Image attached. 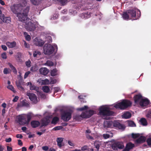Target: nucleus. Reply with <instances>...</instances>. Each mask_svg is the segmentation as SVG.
<instances>
[{
  "mask_svg": "<svg viewBox=\"0 0 151 151\" xmlns=\"http://www.w3.org/2000/svg\"><path fill=\"white\" fill-rule=\"evenodd\" d=\"M132 102L130 101L124 99L121 102L118 103L114 105V107L116 109H119L121 110L125 109L131 106Z\"/></svg>",
  "mask_w": 151,
  "mask_h": 151,
  "instance_id": "f257e3e1",
  "label": "nucleus"
},
{
  "mask_svg": "<svg viewBox=\"0 0 151 151\" xmlns=\"http://www.w3.org/2000/svg\"><path fill=\"white\" fill-rule=\"evenodd\" d=\"M29 11V9L26 7L24 9L22 13H17V16L18 17L19 20L24 23L29 20L30 19L27 17Z\"/></svg>",
  "mask_w": 151,
  "mask_h": 151,
  "instance_id": "f03ea898",
  "label": "nucleus"
},
{
  "mask_svg": "<svg viewBox=\"0 0 151 151\" xmlns=\"http://www.w3.org/2000/svg\"><path fill=\"white\" fill-rule=\"evenodd\" d=\"M99 113L101 115L107 116L113 115L114 112L110 111L109 108L107 107L102 106L99 109Z\"/></svg>",
  "mask_w": 151,
  "mask_h": 151,
  "instance_id": "7ed1b4c3",
  "label": "nucleus"
},
{
  "mask_svg": "<svg viewBox=\"0 0 151 151\" xmlns=\"http://www.w3.org/2000/svg\"><path fill=\"white\" fill-rule=\"evenodd\" d=\"M32 116L31 114H29L27 115L26 117L24 116H21L18 118V122L20 124L24 125L28 124L30 121Z\"/></svg>",
  "mask_w": 151,
  "mask_h": 151,
  "instance_id": "20e7f679",
  "label": "nucleus"
},
{
  "mask_svg": "<svg viewBox=\"0 0 151 151\" xmlns=\"http://www.w3.org/2000/svg\"><path fill=\"white\" fill-rule=\"evenodd\" d=\"M43 50L45 54L50 55L53 53L54 48L50 44H45L44 46Z\"/></svg>",
  "mask_w": 151,
  "mask_h": 151,
  "instance_id": "39448f33",
  "label": "nucleus"
},
{
  "mask_svg": "<svg viewBox=\"0 0 151 151\" xmlns=\"http://www.w3.org/2000/svg\"><path fill=\"white\" fill-rule=\"evenodd\" d=\"M61 119L65 122H68L71 118L72 113L66 111H63L61 113Z\"/></svg>",
  "mask_w": 151,
  "mask_h": 151,
  "instance_id": "423d86ee",
  "label": "nucleus"
},
{
  "mask_svg": "<svg viewBox=\"0 0 151 151\" xmlns=\"http://www.w3.org/2000/svg\"><path fill=\"white\" fill-rule=\"evenodd\" d=\"M31 20L29 19V20L27 21L25 23V27L27 30L29 31H34L36 28L35 24L30 21Z\"/></svg>",
  "mask_w": 151,
  "mask_h": 151,
  "instance_id": "0eeeda50",
  "label": "nucleus"
},
{
  "mask_svg": "<svg viewBox=\"0 0 151 151\" xmlns=\"http://www.w3.org/2000/svg\"><path fill=\"white\" fill-rule=\"evenodd\" d=\"M111 147L114 150H116L123 149L124 146L122 142H115L112 144Z\"/></svg>",
  "mask_w": 151,
  "mask_h": 151,
  "instance_id": "6e6552de",
  "label": "nucleus"
},
{
  "mask_svg": "<svg viewBox=\"0 0 151 151\" xmlns=\"http://www.w3.org/2000/svg\"><path fill=\"white\" fill-rule=\"evenodd\" d=\"M117 129H121L124 130L125 128V126L123 124L120 123L117 121H114L113 122V128Z\"/></svg>",
  "mask_w": 151,
  "mask_h": 151,
  "instance_id": "1a4fd4ad",
  "label": "nucleus"
},
{
  "mask_svg": "<svg viewBox=\"0 0 151 151\" xmlns=\"http://www.w3.org/2000/svg\"><path fill=\"white\" fill-rule=\"evenodd\" d=\"M27 95L29 97V99L33 103H37V99L35 94L32 93H27Z\"/></svg>",
  "mask_w": 151,
  "mask_h": 151,
  "instance_id": "9d476101",
  "label": "nucleus"
},
{
  "mask_svg": "<svg viewBox=\"0 0 151 151\" xmlns=\"http://www.w3.org/2000/svg\"><path fill=\"white\" fill-rule=\"evenodd\" d=\"M0 19L5 23H10L11 22V18L10 17H5L4 14L0 15Z\"/></svg>",
  "mask_w": 151,
  "mask_h": 151,
  "instance_id": "9b49d317",
  "label": "nucleus"
},
{
  "mask_svg": "<svg viewBox=\"0 0 151 151\" xmlns=\"http://www.w3.org/2000/svg\"><path fill=\"white\" fill-rule=\"evenodd\" d=\"M22 7H19V5L18 4H14L11 7V9L14 13L15 14H17L19 13L18 12V10L19 9L20 10Z\"/></svg>",
  "mask_w": 151,
  "mask_h": 151,
  "instance_id": "f8f14e48",
  "label": "nucleus"
},
{
  "mask_svg": "<svg viewBox=\"0 0 151 151\" xmlns=\"http://www.w3.org/2000/svg\"><path fill=\"white\" fill-rule=\"evenodd\" d=\"M142 96L140 94L135 95L134 97V103L136 104L139 103L142 99Z\"/></svg>",
  "mask_w": 151,
  "mask_h": 151,
  "instance_id": "ddd939ff",
  "label": "nucleus"
},
{
  "mask_svg": "<svg viewBox=\"0 0 151 151\" xmlns=\"http://www.w3.org/2000/svg\"><path fill=\"white\" fill-rule=\"evenodd\" d=\"M150 101L148 99H142L140 101L139 103V105L142 107H147L149 104Z\"/></svg>",
  "mask_w": 151,
  "mask_h": 151,
  "instance_id": "4468645a",
  "label": "nucleus"
},
{
  "mask_svg": "<svg viewBox=\"0 0 151 151\" xmlns=\"http://www.w3.org/2000/svg\"><path fill=\"white\" fill-rule=\"evenodd\" d=\"M103 125L104 128H113V122L109 121H105Z\"/></svg>",
  "mask_w": 151,
  "mask_h": 151,
  "instance_id": "2eb2a0df",
  "label": "nucleus"
},
{
  "mask_svg": "<svg viewBox=\"0 0 151 151\" xmlns=\"http://www.w3.org/2000/svg\"><path fill=\"white\" fill-rule=\"evenodd\" d=\"M50 122V120L47 118H44L41 120V124L40 127L47 126Z\"/></svg>",
  "mask_w": 151,
  "mask_h": 151,
  "instance_id": "dca6fc26",
  "label": "nucleus"
},
{
  "mask_svg": "<svg viewBox=\"0 0 151 151\" xmlns=\"http://www.w3.org/2000/svg\"><path fill=\"white\" fill-rule=\"evenodd\" d=\"M91 13L90 12H87L81 14L79 16L82 19H87L90 17Z\"/></svg>",
  "mask_w": 151,
  "mask_h": 151,
  "instance_id": "f3484780",
  "label": "nucleus"
},
{
  "mask_svg": "<svg viewBox=\"0 0 151 151\" xmlns=\"http://www.w3.org/2000/svg\"><path fill=\"white\" fill-rule=\"evenodd\" d=\"M134 146V144L131 142H129L127 144L125 148L123 150V151H129Z\"/></svg>",
  "mask_w": 151,
  "mask_h": 151,
  "instance_id": "a211bd4d",
  "label": "nucleus"
},
{
  "mask_svg": "<svg viewBox=\"0 0 151 151\" xmlns=\"http://www.w3.org/2000/svg\"><path fill=\"white\" fill-rule=\"evenodd\" d=\"M146 138L143 136H141L137 139L135 141V143L137 144H141L145 142Z\"/></svg>",
  "mask_w": 151,
  "mask_h": 151,
  "instance_id": "6ab92c4d",
  "label": "nucleus"
},
{
  "mask_svg": "<svg viewBox=\"0 0 151 151\" xmlns=\"http://www.w3.org/2000/svg\"><path fill=\"white\" fill-rule=\"evenodd\" d=\"M136 9H132L131 10H129L127 11V12L129 16H131L132 18L136 17Z\"/></svg>",
  "mask_w": 151,
  "mask_h": 151,
  "instance_id": "aec40b11",
  "label": "nucleus"
},
{
  "mask_svg": "<svg viewBox=\"0 0 151 151\" xmlns=\"http://www.w3.org/2000/svg\"><path fill=\"white\" fill-rule=\"evenodd\" d=\"M31 127L33 128H36L38 127L40 124V122L37 120H32L30 123Z\"/></svg>",
  "mask_w": 151,
  "mask_h": 151,
  "instance_id": "412c9836",
  "label": "nucleus"
},
{
  "mask_svg": "<svg viewBox=\"0 0 151 151\" xmlns=\"http://www.w3.org/2000/svg\"><path fill=\"white\" fill-rule=\"evenodd\" d=\"M40 73L44 75H47L49 72V70L46 68H42L39 70Z\"/></svg>",
  "mask_w": 151,
  "mask_h": 151,
  "instance_id": "4be33fe9",
  "label": "nucleus"
},
{
  "mask_svg": "<svg viewBox=\"0 0 151 151\" xmlns=\"http://www.w3.org/2000/svg\"><path fill=\"white\" fill-rule=\"evenodd\" d=\"M6 44L9 48H12L16 47L17 44L15 41L12 42H7L6 43Z\"/></svg>",
  "mask_w": 151,
  "mask_h": 151,
  "instance_id": "5701e85b",
  "label": "nucleus"
},
{
  "mask_svg": "<svg viewBox=\"0 0 151 151\" xmlns=\"http://www.w3.org/2000/svg\"><path fill=\"white\" fill-rule=\"evenodd\" d=\"M64 138L62 137H58L56 139L57 145L59 148H61L62 145V143L63 141Z\"/></svg>",
  "mask_w": 151,
  "mask_h": 151,
  "instance_id": "b1692460",
  "label": "nucleus"
},
{
  "mask_svg": "<svg viewBox=\"0 0 151 151\" xmlns=\"http://www.w3.org/2000/svg\"><path fill=\"white\" fill-rule=\"evenodd\" d=\"M132 116L131 113L127 111L125 112L122 116L123 118L128 119L130 118Z\"/></svg>",
  "mask_w": 151,
  "mask_h": 151,
  "instance_id": "393cba45",
  "label": "nucleus"
},
{
  "mask_svg": "<svg viewBox=\"0 0 151 151\" xmlns=\"http://www.w3.org/2000/svg\"><path fill=\"white\" fill-rule=\"evenodd\" d=\"M139 122L143 126H147V121L145 118H141L139 120Z\"/></svg>",
  "mask_w": 151,
  "mask_h": 151,
  "instance_id": "a878e982",
  "label": "nucleus"
},
{
  "mask_svg": "<svg viewBox=\"0 0 151 151\" xmlns=\"http://www.w3.org/2000/svg\"><path fill=\"white\" fill-rule=\"evenodd\" d=\"M94 146L96 148V150H94V151H99V150L100 147V145L99 144H98L96 142H95L94 143ZM91 151H94L93 149L91 148L90 149Z\"/></svg>",
  "mask_w": 151,
  "mask_h": 151,
  "instance_id": "bb28decb",
  "label": "nucleus"
},
{
  "mask_svg": "<svg viewBox=\"0 0 151 151\" xmlns=\"http://www.w3.org/2000/svg\"><path fill=\"white\" fill-rule=\"evenodd\" d=\"M122 17L123 19L126 20H128L129 18V15L127 12H124L122 14Z\"/></svg>",
  "mask_w": 151,
  "mask_h": 151,
  "instance_id": "cd10ccee",
  "label": "nucleus"
},
{
  "mask_svg": "<svg viewBox=\"0 0 151 151\" xmlns=\"http://www.w3.org/2000/svg\"><path fill=\"white\" fill-rule=\"evenodd\" d=\"M29 87L30 90H35L37 92L39 91V88L38 87L32 85H32L29 86Z\"/></svg>",
  "mask_w": 151,
  "mask_h": 151,
  "instance_id": "c85d7f7f",
  "label": "nucleus"
},
{
  "mask_svg": "<svg viewBox=\"0 0 151 151\" xmlns=\"http://www.w3.org/2000/svg\"><path fill=\"white\" fill-rule=\"evenodd\" d=\"M8 64L14 73H17V70L10 63H8Z\"/></svg>",
  "mask_w": 151,
  "mask_h": 151,
  "instance_id": "c756f323",
  "label": "nucleus"
},
{
  "mask_svg": "<svg viewBox=\"0 0 151 151\" xmlns=\"http://www.w3.org/2000/svg\"><path fill=\"white\" fill-rule=\"evenodd\" d=\"M42 89L44 92L46 93H48L50 90L49 87L46 86H43Z\"/></svg>",
  "mask_w": 151,
  "mask_h": 151,
  "instance_id": "7c9ffc66",
  "label": "nucleus"
},
{
  "mask_svg": "<svg viewBox=\"0 0 151 151\" xmlns=\"http://www.w3.org/2000/svg\"><path fill=\"white\" fill-rule=\"evenodd\" d=\"M94 111L93 110H90L88 111H86V113H88V118L91 117L94 114Z\"/></svg>",
  "mask_w": 151,
  "mask_h": 151,
  "instance_id": "2f4dec72",
  "label": "nucleus"
},
{
  "mask_svg": "<svg viewBox=\"0 0 151 151\" xmlns=\"http://www.w3.org/2000/svg\"><path fill=\"white\" fill-rule=\"evenodd\" d=\"M59 120V118L57 116L54 117L52 119L51 121V123L52 124H56L57 122Z\"/></svg>",
  "mask_w": 151,
  "mask_h": 151,
  "instance_id": "473e14b6",
  "label": "nucleus"
},
{
  "mask_svg": "<svg viewBox=\"0 0 151 151\" xmlns=\"http://www.w3.org/2000/svg\"><path fill=\"white\" fill-rule=\"evenodd\" d=\"M57 70L56 69H54L51 70V75L52 76H54L57 75Z\"/></svg>",
  "mask_w": 151,
  "mask_h": 151,
  "instance_id": "72a5a7b5",
  "label": "nucleus"
},
{
  "mask_svg": "<svg viewBox=\"0 0 151 151\" xmlns=\"http://www.w3.org/2000/svg\"><path fill=\"white\" fill-rule=\"evenodd\" d=\"M31 2L35 5L39 4L41 0H30Z\"/></svg>",
  "mask_w": 151,
  "mask_h": 151,
  "instance_id": "f704fd0d",
  "label": "nucleus"
},
{
  "mask_svg": "<svg viewBox=\"0 0 151 151\" xmlns=\"http://www.w3.org/2000/svg\"><path fill=\"white\" fill-rule=\"evenodd\" d=\"M16 85L18 88L20 90H24V88L22 86L19 82H16Z\"/></svg>",
  "mask_w": 151,
  "mask_h": 151,
  "instance_id": "c9c22d12",
  "label": "nucleus"
},
{
  "mask_svg": "<svg viewBox=\"0 0 151 151\" xmlns=\"http://www.w3.org/2000/svg\"><path fill=\"white\" fill-rule=\"evenodd\" d=\"M11 71L9 69L7 68H5L4 69L3 73L5 74H7L11 73Z\"/></svg>",
  "mask_w": 151,
  "mask_h": 151,
  "instance_id": "e433bc0d",
  "label": "nucleus"
},
{
  "mask_svg": "<svg viewBox=\"0 0 151 151\" xmlns=\"http://www.w3.org/2000/svg\"><path fill=\"white\" fill-rule=\"evenodd\" d=\"M41 55V52L38 51H35L33 52V56L34 57H37V55Z\"/></svg>",
  "mask_w": 151,
  "mask_h": 151,
  "instance_id": "4c0bfd02",
  "label": "nucleus"
},
{
  "mask_svg": "<svg viewBox=\"0 0 151 151\" xmlns=\"http://www.w3.org/2000/svg\"><path fill=\"white\" fill-rule=\"evenodd\" d=\"M128 125L129 126L131 127H135L136 126L134 122L132 121L129 122Z\"/></svg>",
  "mask_w": 151,
  "mask_h": 151,
  "instance_id": "58836bf2",
  "label": "nucleus"
},
{
  "mask_svg": "<svg viewBox=\"0 0 151 151\" xmlns=\"http://www.w3.org/2000/svg\"><path fill=\"white\" fill-rule=\"evenodd\" d=\"M87 113L85 112L82 113L80 115V117L82 118H88V115H87Z\"/></svg>",
  "mask_w": 151,
  "mask_h": 151,
  "instance_id": "ea45409f",
  "label": "nucleus"
},
{
  "mask_svg": "<svg viewBox=\"0 0 151 151\" xmlns=\"http://www.w3.org/2000/svg\"><path fill=\"white\" fill-rule=\"evenodd\" d=\"M46 64L48 66H52L54 65L53 62L50 60H47L46 63Z\"/></svg>",
  "mask_w": 151,
  "mask_h": 151,
  "instance_id": "a19ab883",
  "label": "nucleus"
},
{
  "mask_svg": "<svg viewBox=\"0 0 151 151\" xmlns=\"http://www.w3.org/2000/svg\"><path fill=\"white\" fill-rule=\"evenodd\" d=\"M38 70L37 66L36 65H35L31 68L30 70L32 71L35 72L37 70Z\"/></svg>",
  "mask_w": 151,
  "mask_h": 151,
  "instance_id": "79ce46f5",
  "label": "nucleus"
},
{
  "mask_svg": "<svg viewBox=\"0 0 151 151\" xmlns=\"http://www.w3.org/2000/svg\"><path fill=\"white\" fill-rule=\"evenodd\" d=\"M140 136L139 134H134L132 133V137L133 139H136L138 137Z\"/></svg>",
  "mask_w": 151,
  "mask_h": 151,
  "instance_id": "37998d69",
  "label": "nucleus"
},
{
  "mask_svg": "<svg viewBox=\"0 0 151 151\" xmlns=\"http://www.w3.org/2000/svg\"><path fill=\"white\" fill-rule=\"evenodd\" d=\"M7 88L8 89L11 90V91H13L14 93H15V92L16 91H15L14 87L12 85H9L8 86H7Z\"/></svg>",
  "mask_w": 151,
  "mask_h": 151,
  "instance_id": "c03bdc74",
  "label": "nucleus"
},
{
  "mask_svg": "<svg viewBox=\"0 0 151 151\" xmlns=\"http://www.w3.org/2000/svg\"><path fill=\"white\" fill-rule=\"evenodd\" d=\"M88 106H85L84 107H82L78 109V110L80 111H82L88 109Z\"/></svg>",
  "mask_w": 151,
  "mask_h": 151,
  "instance_id": "a18cd8bd",
  "label": "nucleus"
},
{
  "mask_svg": "<svg viewBox=\"0 0 151 151\" xmlns=\"http://www.w3.org/2000/svg\"><path fill=\"white\" fill-rule=\"evenodd\" d=\"M62 127L61 126H57L54 128L53 129L55 131H56L61 129Z\"/></svg>",
  "mask_w": 151,
  "mask_h": 151,
  "instance_id": "49530a36",
  "label": "nucleus"
},
{
  "mask_svg": "<svg viewBox=\"0 0 151 151\" xmlns=\"http://www.w3.org/2000/svg\"><path fill=\"white\" fill-rule=\"evenodd\" d=\"M1 57L3 59H6L7 58V55L6 52H3L1 54Z\"/></svg>",
  "mask_w": 151,
  "mask_h": 151,
  "instance_id": "de8ad7c7",
  "label": "nucleus"
},
{
  "mask_svg": "<svg viewBox=\"0 0 151 151\" xmlns=\"http://www.w3.org/2000/svg\"><path fill=\"white\" fill-rule=\"evenodd\" d=\"M31 63V62L29 60L25 62L26 65L27 67H30Z\"/></svg>",
  "mask_w": 151,
  "mask_h": 151,
  "instance_id": "09e8293b",
  "label": "nucleus"
},
{
  "mask_svg": "<svg viewBox=\"0 0 151 151\" xmlns=\"http://www.w3.org/2000/svg\"><path fill=\"white\" fill-rule=\"evenodd\" d=\"M68 144L71 146H74L75 145L73 141H71L70 140H69L68 141Z\"/></svg>",
  "mask_w": 151,
  "mask_h": 151,
  "instance_id": "8fccbe9b",
  "label": "nucleus"
},
{
  "mask_svg": "<svg viewBox=\"0 0 151 151\" xmlns=\"http://www.w3.org/2000/svg\"><path fill=\"white\" fill-rule=\"evenodd\" d=\"M86 138L88 139H91V140H93L94 139V138L93 137H92L89 134H86Z\"/></svg>",
  "mask_w": 151,
  "mask_h": 151,
  "instance_id": "3c124183",
  "label": "nucleus"
},
{
  "mask_svg": "<svg viewBox=\"0 0 151 151\" xmlns=\"http://www.w3.org/2000/svg\"><path fill=\"white\" fill-rule=\"evenodd\" d=\"M30 72L29 71H28L27 72L25 73L24 76V78H26L28 76V75L30 74Z\"/></svg>",
  "mask_w": 151,
  "mask_h": 151,
  "instance_id": "603ef678",
  "label": "nucleus"
},
{
  "mask_svg": "<svg viewBox=\"0 0 151 151\" xmlns=\"http://www.w3.org/2000/svg\"><path fill=\"white\" fill-rule=\"evenodd\" d=\"M49 81L47 79H45L42 81V83L44 84H47L49 83Z\"/></svg>",
  "mask_w": 151,
  "mask_h": 151,
  "instance_id": "864d4df0",
  "label": "nucleus"
},
{
  "mask_svg": "<svg viewBox=\"0 0 151 151\" xmlns=\"http://www.w3.org/2000/svg\"><path fill=\"white\" fill-rule=\"evenodd\" d=\"M147 142L148 145H151V138H150L147 139Z\"/></svg>",
  "mask_w": 151,
  "mask_h": 151,
  "instance_id": "5fc2aeb1",
  "label": "nucleus"
},
{
  "mask_svg": "<svg viewBox=\"0 0 151 151\" xmlns=\"http://www.w3.org/2000/svg\"><path fill=\"white\" fill-rule=\"evenodd\" d=\"M25 39L26 40L28 41H29L31 40V38L29 35H27L25 36Z\"/></svg>",
  "mask_w": 151,
  "mask_h": 151,
  "instance_id": "6e6d98bb",
  "label": "nucleus"
},
{
  "mask_svg": "<svg viewBox=\"0 0 151 151\" xmlns=\"http://www.w3.org/2000/svg\"><path fill=\"white\" fill-rule=\"evenodd\" d=\"M103 137L105 139H107L108 138L110 137V135L109 134H103Z\"/></svg>",
  "mask_w": 151,
  "mask_h": 151,
  "instance_id": "4d7b16f0",
  "label": "nucleus"
},
{
  "mask_svg": "<svg viewBox=\"0 0 151 151\" xmlns=\"http://www.w3.org/2000/svg\"><path fill=\"white\" fill-rule=\"evenodd\" d=\"M58 1L60 2L62 5H64V4L67 1V0H58Z\"/></svg>",
  "mask_w": 151,
  "mask_h": 151,
  "instance_id": "13d9d810",
  "label": "nucleus"
},
{
  "mask_svg": "<svg viewBox=\"0 0 151 151\" xmlns=\"http://www.w3.org/2000/svg\"><path fill=\"white\" fill-rule=\"evenodd\" d=\"M22 104L23 106H29V104L24 101H22Z\"/></svg>",
  "mask_w": 151,
  "mask_h": 151,
  "instance_id": "bf43d9fd",
  "label": "nucleus"
},
{
  "mask_svg": "<svg viewBox=\"0 0 151 151\" xmlns=\"http://www.w3.org/2000/svg\"><path fill=\"white\" fill-rule=\"evenodd\" d=\"M147 118H151V111H149L146 115Z\"/></svg>",
  "mask_w": 151,
  "mask_h": 151,
  "instance_id": "052dcab7",
  "label": "nucleus"
},
{
  "mask_svg": "<svg viewBox=\"0 0 151 151\" xmlns=\"http://www.w3.org/2000/svg\"><path fill=\"white\" fill-rule=\"evenodd\" d=\"M1 47L2 49L6 51L7 49V47L5 45H1Z\"/></svg>",
  "mask_w": 151,
  "mask_h": 151,
  "instance_id": "680f3d73",
  "label": "nucleus"
},
{
  "mask_svg": "<svg viewBox=\"0 0 151 151\" xmlns=\"http://www.w3.org/2000/svg\"><path fill=\"white\" fill-rule=\"evenodd\" d=\"M16 137L17 138L22 139L23 138V136L21 134H17L16 135Z\"/></svg>",
  "mask_w": 151,
  "mask_h": 151,
  "instance_id": "e2e57ef3",
  "label": "nucleus"
},
{
  "mask_svg": "<svg viewBox=\"0 0 151 151\" xmlns=\"http://www.w3.org/2000/svg\"><path fill=\"white\" fill-rule=\"evenodd\" d=\"M48 149V147L47 146H44L42 147V149L45 151L47 150Z\"/></svg>",
  "mask_w": 151,
  "mask_h": 151,
  "instance_id": "0e129e2a",
  "label": "nucleus"
},
{
  "mask_svg": "<svg viewBox=\"0 0 151 151\" xmlns=\"http://www.w3.org/2000/svg\"><path fill=\"white\" fill-rule=\"evenodd\" d=\"M18 98H19V97L18 96H15V97L13 99V102L17 101L18 99Z\"/></svg>",
  "mask_w": 151,
  "mask_h": 151,
  "instance_id": "69168bd1",
  "label": "nucleus"
},
{
  "mask_svg": "<svg viewBox=\"0 0 151 151\" xmlns=\"http://www.w3.org/2000/svg\"><path fill=\"white\" fill-rule=\"evenodd\" d=\"M18 144L20 146H22L23 145V143L22 141L20 139H18Z\"/></svg>",
  "mask_w": 151,
  "mask_h": 151,
  "instance_id": "338daca9",
  "label": "nucleus"
},
{
  "mask_svg": "<svg viewBox=\"0 0 151 151\" xmlns=\"http://www.w3.org/2000/svg\"><path fill=\"white\" fill-rule=\"evenodd\" d=\"M7 151H12V148L9 146H7Z\"/></svg>",
  "mask_w": 151,
  "mask_h": 151,
  "instance_id": "774afa93",
  "label": "nucleus"
}]
</instances>
